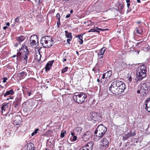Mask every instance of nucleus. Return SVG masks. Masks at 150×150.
Segmentation results:
<instances>
[{"label": "nucleus", "mask_w": 150, "mask_h": 150, "mask_svg": "<svg viewBox=\"0 0 150 150\" xmlns=\"http://www.w3.org/2000/svg\"><path fill=\"white\" fill-rule=\"evenodd\" d=\"M14 93V92L13 89H11L10 90L8 91L3 94V95L4 97L9 95H13Z\"/></svg>", "instance_id": "nucleus-19"}, {"label": "nucleus", "mask_w": 150, "mask_h": 150, "mask_svg": "<svg viewBox=\"0 0 150 150\" xmlns=\"http://www.w3.org/2000/svg\"><path fill=\"white\" fill-rule=\"evenodd\" d=\"M19 17H17L15 19V23L16 25H18L19 23Z\"/></svg>", "instance_id": "nucleus-29"}, {"label": "nucleus", "mask_w": 150, "mask_h": 150, "mask_svg": "<svg viewBox=\"0 0 150 150\" xmlns=\"http://www.w3.org/2000/svg\"><path fill=\"white\" fill-rule=\"evenodd\" d=\"M38 39L36 35H32L30 40L29 45L30 46L33 47H36L38 46Z\"/></svg>", "instance_id": "nucleus-6"}, {"label": "nucleus", "mask_w": 150, "mask_h": 150, "mask_svg": "<svg viewBox=\"0 0 150 150\" xmlns=\"http://www.w3.org/2000/svg\"><path fill=\"white\" fill-rule=\"evenodd\" d=\"M124 7V4L122 2V3H119L118 6V9L122 10Z\"/></svg>", "instance_id": "nucleus-31"}, {"label": "nucleus", "mask_w": 150, "mask_h": 150, "mask_svg": "<svg viewBox=\"0 0 150 150\" xmlns=\"http://www.w3.org/2000/svg\"><path fill=\"white\" fill-rule=\"evenodd\" d=\"M71 134L72 136H74V133L73 132H71Z\"/></svg>", "instance_id": "nucleus-58"}, {"label": "nucleus", "mask_w": 150, "mask_h": 150, "mask_svg": "<svg viewBox=\"0 0 150 150\" xmlns=\"http://www.w3.org/2000/svg\"><path fill=\"white\" fill-rule=\"evenodd\" d=\"M6 24L8 26L10 25V23L9 22L6 23Z\"/></svg>", "instance_id": "nucleus-61"}, {"label": "nucleus", "mask_w": 150, "mask_h": 150, "mask_svg": "<svg viewBox=\"0 0 150 150\" xmlns=\"http://www.w3.org/2000/svg\"><path fill=\"white\" fill-rule=\"evenodd\" d=\"M60 19H58V21L57 22V25L58 28L59 27L60 24Z\"/></svg>", "instance_id": "nucleus-44"}, {"label": "nucleus", "mask_w": 150, "mask_h": 150, "mask_svg": "<svg viewBox=\"0 0 150 150\" xmlns=\"http://www.w3.org/2000/svg\"><path fill=\"white\" fill-rule=\"evenodd\" d=\"M149 101H150V97L149 98H148L147 99V100H146V102H145L146 103L145 104V105H146L145 109H146V110L148 112H150V108L149 107V108L147 106L148 103Z\"/></svg>", "instance_id": "nucleus-23"}, {"label": "nucleus", "mask_w": 150, "mask_h": 150, "mask_svg": "<svg viewBox=\"0 0 150 150\" xmlns=\"http://www.w3.org/2000/svg\"><path fill=\"white\" fill-rule=\"evenodd\" d=\"M7 78L6 77H4L3 78V82L5 83L6 82V80H7Z\"/></svg>", "instance_id": "nucleus-46"}, {"label": "nucleus", "mask_w": 150, "mask_h": 150, "mask_svg": "<svg viewBox=\"0 0 150 150\" xmlns=\"http://www.w3.org/2000/svg\"><path fill=\"white\" fill-rule=\"evenodd\" d=\"M137 92L138 93H140L141 92H142V93H143V91H141V89H140V90H138L137 91Z\"/></svg>", "instance_id": "nucleus-54"}, {"label": "nucleus", "mask_w": 150, "mask_h": 150, "mask_svg": "<svg viewBox=\"0 0 150 150\" xmlns=\"http://www.w3.org/2000/svg\"><path fill=\"white\" fill-rule=\"evenodd\" d=\"M104 61L103 60L98 59V64H99L100 65H102L104 63Z\"/></svg>", "instance_id": "nucleus-36"}, {"label": "nucleus", "mask_w": 150, "mask_h": 150, "mask_svg": "<svg viewBox=\"0 0 150 150\" xmlns=\"http://www.w3.org/2000/svg\"><path fill=\"white\" fill-rule=\"evenodd\" d=\"M34 145L32 143H30L28 145L27 150H34Z\"/></svg>", "instance_id": "nucleus-24"}, {"label": "nucleus", "mask_w": 150, "mask_h": 150, "mask_svg": "<svg viewBox=\"0 0 150 150\" xmlns=\"http://www.w3.org/2000/svg\"><path fill=\"white\" fill-rule=\"evenodd\" d=\"M130 3H128L127 4V8H128V9L127 10V11H128V12L130 11H131V9L129 10L130 8Z\"/></svg>", "instance_id": "nucleus-41"}, {"label": "nucleus", "mask_w": 150, "mask_h": 150, "mask_svg": "<svg viewBox=\"0 0 150 150\" xmlns=\"http://www.w3.org/2000/svg\"><path fill=\"white\" fill-rule=\"evenodd\" d=\"M132 78L131 77H130L129 80V81H132Z\"/></svg>", "instance_id": "nucleus-63"}, {"label": "nucleus", "mask_w": 150, "mask_h": 150, "mask_svg": "<svg viewBox=\"0 0 150 150\" xmlns=\"http://www.w3.org/2000/svg\"><path fill=\"white\" fill-rule=\"evenodd\" d=\"M91 136V133L90 131L85 132L82 137V138L85 142L87 141L90 139Z\"/></svg>", "instance_id": "nucleus-14"}, {"label": "nucleus", "mask_w": 150, "mask_h": 150, "mask_svg": "<svg viewBox=\"0 0 150 150\" xmlns=\"http://www.w3.org/2000/svg\"><path fill=\"white\" fill-rule=\"evenodd\" d=\"M68 67H66L64 69H62L61 71V72L64 73L66 72L68 70Z\"/></svg>", "instance_id": "nucleus-35"}, {"label": "nucleus", "mask_w": 150, "mask_h": 150, "mask_svg": "<svg viewBox=\"0 0 150 150\" xmlns=\"http://www.w3.org/2000/svg\"><path fill=\"white\" fill-rule=\"evenodd\" d=\"M92 70L94 71L95 73L96 74H97L98 72L99 73L98 69L96 68H93L92 69Z\"/></svg>", "instance_id": "nucleus-37"}, {"label": "nucleus", "mask_w": 150, "mask_h": 150, "mask_svg": "<svg viewBox=\"0 0 150 150\" xmlns=\"http://www.w3.org/2000/svg\"><path fill=\"white\" fill-rule=\"evenodd\" d=\"M39 130V129L38 128L36 129L31 134V136H33L35 134H36L38 133V131Z\"/></svg>", "instance_id": "nucleus-34"}, {"label": "nucleus", "mask_w": 150, "mask_h": 150, "mask_svg": "<svg viewBox=\"0 0 150 150\" xmlns=\"http://www.w3.org/2000/svg\"><path fill=\"white\" fill-rule=\"evenodd\" d=\"M23 107L25 109H27L30 107V103L29 100H27L23 103L22 105Z\"/></svg>", "instance_id": "nucleus-18"}, {"label": "nucleus", "mask_w": 150, "mask_h": 150, "mask_svg": "<svg viewBox=\"0 0 150 150\" xmlns=\"http://www.w3.org/2000/svg\"><path fill=\"white\" fill-rule=\"evenodd\" d=\"M8 27L7 26H4L3 27V29L4 30H6L7 28Z\"/></svg>", "instance_id": "nucleus-60"}, {"label": "nucleus", "mask_w": 150, "mask_h": 150, "mask_svg": "<svg viewBox=\"0 0 150 150\" xmlns=\"http://www.w3.org/2000/svg\"><path fill=\"white\" fill-rule=\"evenodd\" d=\"M23 50V52L22 51L21 52H23L22 57L24 59V64H26L27 63L28 56L29 54V52L28 51L27 47L25 45H24L21 48L20 50Z\"/></svg>", "instance_id": "nucleus-7"}, {"label": "nucleus", "mask_w": 150, "mask_h": 150, "mask_svg": "<svg viewBox=\"0 0 150 150\" xmlns=\"http://www.w3.org/2000/svg\"><path fill=\"white\" fill-rule=\"evenodd\" d=\"M8 103H4V105L1 107V109L2 111H5L6 108H7L8 107Z\"/></svg>", "instance_id": "nucleus-27"}, {"label": "nucleus", "mask_w": 150, "mask_h": 150, "mask_svg": "<svg viewBox=\"0 0 150 150\" xmlns=\"http://www.w3.org/2000/svg\"><path fill=\"white\" fill-rule=\"evenodd\" d=\"M66 133V131H64L63 132H62L61 133L60 137L61 138H63L65 134Z\"/></svg>", "instance_id": "nucleus-39"}, {"label": "nucleus", "mask_w": 150, "mask_h": 150, "mask_svg": "<svg viewBox=\"0 0 150 150\" xmlns=\"http://www.w3.org/2000/svg\"><path fill=\"white\" fill-rule=\"evenodd\" d=\"M109 145V141L106 138H103L100 141V148L102 150H104L108 148Z\"/></svg>", "instance_id": "nucleus-8"}, {"label": "nucleus", "mask_w": 150, "mask_h": 150, "mask_svg": "<svg viewBox=\"0 0 150 150\" xmlns=\"http://www.w3.org/2000/svg\"><path fill=\"white\" fill-rule=\"evenodd\" d=\"M136 75L137 79V82L142 80L145 77L146 75V66L144 65L139 66L136 69Z\"/></svg>", "instance_id": "nucleus-2"}, {"label": "nucleus", "mask_w": 150, "mask_h": 150, "mask_svg": "<svg viewBox=\"0 0 150 150\" xmlns=\"http://www.w3.org/2000/svg\"><path fill=\"white\" fill-rule=\"evenodd\" d=\"M82 129L81 128L78 127L76 128V130H77V132H79V133H80L81 132Z\"/></svg>", "instance_id": "nucleus-40"}, {"label": "nucleus", "mask_w": 150, "mask_h": 150, "mask_svg": "<svg viewBox=\"0 0 150 150\" xmlns=\"http://www.w3.org/2000/svg\"><path fill=\"white\" fill-rule=\"evenodd\" d=\"M70 14H67L66 16V18H68L70 17Z\"/></svg>", "instance_id": "nucleus-56"}, {"label": "nucleus", "mask_w": 150, "mask_h": 150, "mask_svg": "<svg viewBox=\"0 0 150 150\" xmlns=\"http://www.w3.org/2000/svg\"><path fill=\"white\" fill-rule=\"evenodd\" d=\"M141 90L143 91V93H148L150 91V83L146 82L142 84Z\"/></svg>", "instance_id": "nucleus-9"}, {"label": "nucleus", "mask_w": 150, "mask_h": 150, "mask_svg": "<svg viewBox=\"0 0 150 150\" xmlns=\"http://www.w3.org/2000/svg\"><path fill=\"white\" fill-rule=\"evenodd\" d=\"M117 80L114 81L112 83L111 86L109 88V90L112 93L118 95L119 91Z\"/></svg>", "instance_id": "nucleus-5"}, {"label": "nucleus", "mask_w": 150, "mask_h": 150, "mask_svg": "<svg viewBox=\"0 0 150 150\" xmlns=\"http://www.w3.org/2000/svg\"><path fill=\"white\" fill-rule=\"evenodd\" d=\"M97 31V30L95 29H91L88 30V32H95Z\"/></svg>", "instance_id": "nucleus-42"}, {"label": "nucleus", "mask_w": 150, "mask_h": 150, "mask_svg": "<svg viewBox=\"0 0 150 150\" xmlns=\"http://www.w3.org/2000/svg\"><path fill=\"white\" fill-rule=\"evenodd\" d=\"M130 137V133H128L127 134H125V135L123 136V140H127L128 138H129Z\"/></svg>", "instance_id": "nucleus-28"}, {"label": "nucleus", "mask_w": 150, "mask_h": 150, "mask_svg": "<svg viewBox=\"0 0 150 150\" xmlns=\"http://www.w3.org/2000/svg\"><path fill=\"white\" fill-rule=\"evenodd\" d=\"M52 37L50 36H45L42 37L40 40V43L44 47L49 48L53 44Z\"/></svg>", "instance_id": "nucleus-3"}, {"label": "nucleus", "mask_w": 150, "mask_h": 150, "mask_svg": "<svg viewBox=\"0 0 150 150\" xmlns=\"http://www.w3.org/2000/svg\"><path fill=\"white\" fill-rule=\"evenodd\" d=\"M54 61V60H52L48 62L45 67L46 71H49L51 69Z\"/></svg>", "instance_id": "nucleus-15"}, {"label": "nucleus", "mask_w": 150, "mask_h": 150, "mask_svg": "<svg viewBox=\"0 0 150 150\" xmlns=\"http://www.w3.org/2000/svg\"><path fill=\"white\" fill-rule=\"evenodd\" d=\"M112 75V71H109L103 74L102 77L101 79V81L107 82L108 81Z\"/></svg>", "instance_id": "nucleus-11"}, {"label": "nucleus", "mask_w": 150, "mask_h": 150, "mask_svg": "<svg viewBox=\"0 0 150 150\" xmlns=\"http://www.w3.org/2000/svg\"><path fill=\"white\" fill-rule=\"evenodd\" d=\"M27 92L28 93V96H30L32 94V93L31 91L28 92V91H27Z\"/></svg>", "instance_id": "nucleus-53"}, {"label": "nucleus", "mask_w": 150, "mask_h": 150, "mask_svg": "<svg viewBox=\"0 0 150 150\" xmlns=\"http://www.w3.org/2000/svg\"><path fill=\"white\" fill-rule=\"evenodd\" d=\"M16 24H15V23H14V24H13L11 25V26L12 27H14L15 26H16Z\"/></svg>", "instance_id": "nucleus-64"}, {"label": "nucleus", "mask_w": 150, "mask_h": 150, "mask_svg": "<svg viewBox=\"0 0 150 150\" xmlns=\"http://www.w3.org/2000/svg\"><path fill=\"white\" fill-rule=\"evenodd\" d=\"M65 33L66 34V37L72 39V36L71 35V33H68L67 31L65 30L64 31Z\"/></svg>", "instance_id": "nucleus-26"}, {"label": "nucleus", "mask_w": 150, "mask_h": 150, "mask_svg": "<svg viewBox=\"0 0 150 150\" xmlns=\"http://www.w3.org/2000/svg\"><path fill=\"white\" fill-rule=\"evenodd\" d=\"M25 37L23 36H21L16 38V39L19 42H21L25 40Z\"/></svg>", "instance_id": "nucleus-25"}, {"label": "nucleus", "mask_w": 150, "mask_h": 150, "mask_svg": "<svg viewBox=\"0 0 150 150\" xmlns=\"http://www.w3.org/2000/svg\"><path fill=\"white\" fill-rule=\"evenodd\" d=\"M71 39H71V38H69L67 40V42L68 44H70V41Z\"/></svg>", "instance_id": "nucleus-51"}, {"label": "nucleus", "mask_w": 150, "mask_h": 150, "mask_svg": "<svg viewBox=\"0 0 150 150\" xmlns=\"http://www.w3.org/2000/svg\"><path fill=\"white\" fill-rule=\"evenodd\" d=\"M96 28L98 30H100V31H105V30H107V29H102L101 28H98V27H96Z\"/></svg>", "instance_id": "nucleus-43"}, {"label": "nucleus", "mask_w": 150, "mask_h": 150, "mask_svg": "<svg viewBox=\"0 0 150 150\" xmlns=\"http://www.w3.org/2000/svg\"><path fill=\"white\" fill-rule=\"evenodd\" d=\"M87 95L83 92L75 93L73 96V99L75 102L79 104L84 102L87 98Z\"/></svg>", "instance_id": "nucleus-4"}, {"label": "nucleus", "mask_w": 150, "mask_h": 150, "mask_svg": "<svg viewBox=\"0 0 150 150\" xmlns=\"http://www.w3.org/2000/svg\"><path fill=\"white\" fill-rule=\"evenodd\" d=\"M93 144L92 142H88L87 144L83 147L86 150H91L93 147Z\"/></svg>", "instance_id": "nucleus-16"}, {"label": "nucleus", "mask_w": 150, "mask_h": 150, "mask_svg": "<svg viewBox=\"0 0 150 150\" xmlns=\"http://www.w3.org/2000/svg\"><path fill=\"white\" fill-rule=\"evenodd\" d=\"M135 133L134 132L132 133H131L130 132V137H132L135 135Z\"/></svg>", "instance_id": "nucleus-50"}, {"label": "nucleus", "mask_w": 150, "mask_h": 150, "mask_svg": "<svg viewBox=\"0 0 150 150\" xmlns=\"http://www.w3.org/2000/svg\"><path fill=\"white\" fill-rule=\"evenodd\" d=\"M21 99V98L20 97H18L15 98V100L13 103V105L15 108L17 109L20 106Z\"/></svg>", "instance_id": "nucleus-13"}, {"label": "nucleus", "mask_w": 150, "mask_h": 150, "mask_svg": "<svg viewBox=\"0 0 150 150\" xmlns=\"http://www.w3.org/2000/svg\"><path fill=\"white\" fill-rule=\"evenodd\" d=\"M144 49L146 51H149L150 50V47L149 45H147L144 48Z\"/></svg>", "instance_id": "nucleus-30"}, {"label": "nucleus", "mask_w": 150, "mask_h": 150, "mask_svg": "<svg viewBox=\"0 0 150 150\" xmlns=\"http://www.w3.org/2000/svg\"><path fill=\"white\" fill-rule=\"evenodd\" d=\"M73 139H72V140L73 141H76L77 139V137L76 136L74 135L73 136Z\"/></svg>", "instance_id": "nucleus-47"}, {"label": "nucleus", "mask_w": 150, "mask_h": 150, "mask_svg": "<svg viewBox=\"0 0 150 150\" xmlns=\"http://www.w3.org/2000/svg\"><path fill=\"white\" fill-rule=\"evenodd\" d=\"M107 130V128L103 125H98L94 132V139L97 141L101 139L104 135Z\"/></svg>", "instance_id": "nucleus-1"}, {"label": "nucleus", "mask_w": 150, "mask_h": 150, "mask_svg": "<svg viewBox=\"0 0 150 150\" xmlns=\"http://www.w3.org/2000/svg\"><path fill=\"white\" fill-rule=\"evenodd\" d=\"M83 34H81L79 35L76 36V37L78 38L79 39V40H78V42H79V44L80 45H81L83 43Z\"/></svg>", "instance_id": "nucleus-21"}, {"label": "nucleus", "mask_w": 150, "mask_h": 150, "mask_svg": "<svg viewBox=\"0 0 150 150\" xmlns=\"http://www.w3.org/2000/svg\"><path fill=\"white\" fill-rule=\"evenodd\" d=\"M134 42L129 41L127 42L126 45L127 46V48L129 47V48H130L134 46Z\"/></svg>", "instance_id": "nucleus-22"}, {"label": "nucleus", "mask_w": 150, "mask_h": 150, "mask_svg": "<svg viewBox=\"0 0 150 150\" xmlns=\"http://www.w3.org/2000/svg\"><path fill=\"white\" fill-rule=\"evenodd\" d=\"M79 150H86L85 149H84L83 148V147L81 148Z\"/></svg>", "instance_id": "nucleus-62"}, {"label": "nucleus", "mask_w": 150, "mask_h": 150, "mask_svg": "<svg viewBox=\"0 0 150 150\" xmlns=\"http://www.w3.org/2000/svg\"><path fill=\"white\" fill-rule=\"evenodd\" d=\"M41 56L40 53L38 52H36L34 54L35 59H36L38 62H39L40 61Z\"/></svg>", "instance_id": "nucleus-17"}, {"label": "nucleus", "mask_w": 150, "mask_h": 150, "mask_svg": "<svg viewBox=\"0 0 150 150\" xmlns=\"http://www.w3.org/2000/svg\"><path fill=\"white\" fill-rule=\"evenodd\" d=\"M21 53H18L17 55H16V56L17 57H19V56H21ZM16 56V55H14L13 56V57H15Z\"/></svg>", "instance_id": "nucleus-45"}, {"label": "nucleus", "mask_w": 150, "mask_h": 150, "mask_svg": "<svg viewBox=\"0 0 150 150\" xmlns=\"http://www.w3.org/2000/svg\"><path fill=\"white\" fill-rule=\"evenodd\" d=\"M121 65H122V66H123V67H126V66H127V65H126L124 63H122V64H121Z\"/></svg>", "instance_id": "nucleus-55"}, {"label": "nucleus", "mask_w": 150, "mask_h": 150, "mask_svg": "<svg viewBox=\"0 0 150 150\" xmlns=\"http://www.w3.org/2000/svg\"><path fill=\"white\" fill-rule=\"evenodd\" d=\"M11 130H10L9 129H6V134H8L9 135H10L11 134Z\"/></svg>", "instance_id": "nucleus-38"}, {"label": "nucleus", "mask_w": 150, "mask_h": 150, "mask_svg": "<svg viewBox=\"0 0 150 150\" xmlns=\"http://www.w3.org/2000/svg\"><path fill=\"white\" fill-rule=\"evenodd\" d=\"M137 32L140 34H142V32L141 30H139L137 29Z\"/></svg>", "instance_id": "nucleus-48"}, {"label": "nucleus", "mask_w": 150, "mask_h": 150, "mask_svg": "<svg viewBox=\"0 0 150 150\" xmlns=\"http://www.w3.org/2000/svg\"><path fill=\"white\" fill-rule=\"evenodd\" d=\"M26 73H25L24 71H22L18 74L17 77L20 79H22L24 78L26 76Z\"/></svg>", "instance_id": "nucleus-20"}, {"label": "nucleus", "mask_w": 150, "mask_h": 150, "mask_svg": "<svg viewBox=\"0 0 150 150\" xmlns=\"http://www.w3.org/2000/svg\"><path fill=\"white\" fill-rule=\"evenodd\" d=\"M56 17L58 18V19H60V14L59 13H57L56 15Z\"/></svg>", "instance_id": "nucleus-49"}, {"label": "nucleus", "mask_w": 150, "mask_h": 150, "mask_svg": "<svg viewBox=\"0 0 150 150\" xmlns=\"http://www.w3.org/2000/svg\"><path fill=\"white\" fill-rule=\"evenodd\" d=\"M126 3H127V4H128V3H130V0H126Z\"/></svg>", "instance_id": "nucleus-59"}, {"label": "nucleus", "mask_w": 150, "mask_h": 150, "mask_svg": "<svg viewBox=\"0 0 150 150\" xmlns=\"http://www.w3.org/2000/svg\"><path fill=\"white\" fill-rule=\"evenodd\" d=\"M98 59H101L103 57V54H102V53L100 54V53H98Z\"/></svg>", "instance_id": "nucleus-33"}, {"label": "nucleus", "mask_w": 150, "mask_h": 150, "mask_svg": "<svg viewBox=\"0 0 150 150\" xmlns=\"http://www.w3.org/2000/svg\"><path fill=\"white\" fill-rule=\"evenodd\" d=\"M105 47H103L101 49L100 51L98 53H100V54L102 53V54H103L104 52L105 51Z\"/></svg>", "instance_id": "nucleus-32"}, {"label": "nucleus", "mask_w": 150, "mask_h": 150, "mask_svg": "<svg viewBox=\"0 0 150 150\" xmlns=\"http://www.w3.org/2000/svg\"><path fill=\"white\" fill-rule=\"evenodd\" d=\"M9 97L8 98L9 99H13V96H9Z\"/></svg>", "instance_id": "nucleus-57"}, {"label": "nucleus", "mask_w": 150, "mask_h": 150, "mask_svg": "<svg viewBox=\"0 0 150 150\" xmlns=\"http://www.w3.org/2000/svg\"><path fill=\"white\" fill-rule=\"evenodd\" d=\"M113 105V104L112 103H110L109 104V105L108 106V108H110Z\"/></svg>", "instance_id": "nucleus-52"}, {"label": "nucleus", "mask_w": 150, "mask_h": 150, "mask_svg": "<svg viewBox=\"0 0 150 150\" xmlns=\"http://www.w3.org/2000/svg\"><path fill=\"white\" fill-rule=\"evenodd\" d=\"M118 86L119 94H121L124 92V90L125 89L126 87L125 83L122 81L117 80Z\"/></svg>", "instance_id": "nucleus-10"}, {"label": "nucleus", "mask_w": 150, "mask_h": 150, "mask_svg": "<svg viewBox=\"0 0 150 150\" xmlns=\"http://www.w3.org/2000/svg\"><path fill=\"white\" fill-rule=\"evenodd\" d=\"M91 117L93 120L96 121L101 120V116L99 113L95 112H93Z\"/></svg>", "instance_id": "nucleus-12"}]
</instances>
